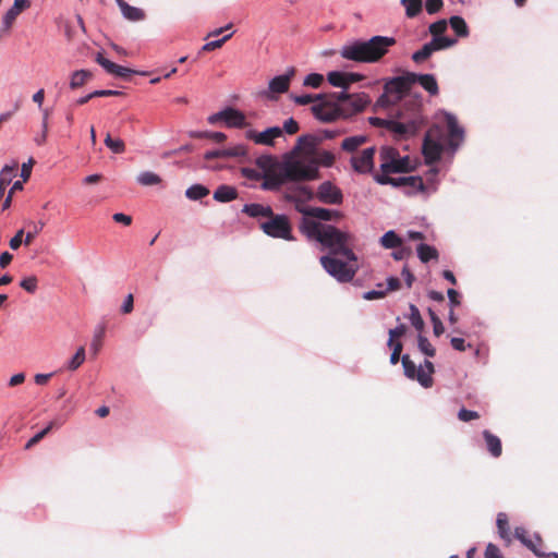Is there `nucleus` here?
<instances>
[{
  "instance_id": "obj_1",
  "label": "nucleus",
  "mask_w": 558,
  "mask_h": 558,
  "mask_svg": "<svg viewBox=\"0 0 558 558\" xmlns=\"http://www.w3.org/2000/svg\"><path fill=\"white\" fill-rule=\"evenodd\" d=\"M381 174H375L374 179L379 184H392L395 186L411 185L423 190L424 183L420 177H408L393 179L389 173H403L410 171L409 157L401 158L399 151L393 147H383L380 150Z\"/></svg>"
},
{
  "instance_id": "obj_2",
  "label": "nucleus",
  "mask_w": 558,
  "mask_h": 558,
  "mask_svg": "<svg viewBox=\"0 0 558 558\" xmlns=\"http://www.w3.org/2000/svg\"><path fill=\"white\" fill-rule=\"evenodd\" d=\"M328 247L329 252L320 257V264L325 271L338 282L352 281L360 267L356 255L350 246Z\"/></svg>"
},
{
  "instance_id": "obj_3",
  "label": "nucleus",
  "mask_w": 558,
  "mask_h": 558,
  "mask_svg": "<svg viewBox=\"0 0 558 558\" xmlns=\"http://www.w3.org/2000/svg\"><path fill=\"white\" fill-rule=\"evenodd\" d=\"M396 43L393 37L374 36L368 40H357L351 45L344 46L340 54L347 60L374 63L379 61Z\"/></svg>"
},
{
  "instance_id": "obj_4",
  "label": "nucleus",
  "mask_w": 558,
  "mask_h": 558,
  "mask_svg": "<svg viewBox=\"0 0 558 558\" xmlns=\"http://www.w3.org/2000/svg\"><path fill=\"white\" fill-rule=\"evenodd\" d=\"M300 228L310 241H317L319 244H347L353 241L350 233L342 232L333 226L324 225L308 216L303 217Z\"/></svg>"
},
{
  "instance_id": "obj_5",
  "label": "nucleus",
  "mask_w": 558,
  "mask_h": 558,
  "mask_svg": "<svg viewBox=\"0 0 558 558\" xmlns=\"http://www.w3.org/2000/svg\"><path fill=\"white\" fill-rule=\"evenodd\" d=\"M337 92L329 94H317L318 101L311 108L314 117L324 122L331 123L337 120H341V113L339 108V101Z\"/></svg>"
},
{
  "instance_id": "obj_6",
  "label": "nucleus",
  "mask_w": 558,
  "mask_h": 558,
  "mask_svg": "<svg viewBox=\"0 0 558 558\" xmlns=\"http://www.w3.org/2000/svg\"><path fill=\"white\" fill-rule=\"evenodd\" d=\"M287 182L312 181L319 178L318 168L314 163L301 160H286L280 167Z\"/></svg>"
},
{
  "instance_id": "obj_7",
  "label": "nucleus",
  "mask_w": 558,
  "mask_h": 558,
  "mask_svg": "<svg viewBox=\"0 0 558 558\" xmlns=\"http://www.w3.org/2000/svg\"><path fill=\"white\" fill-rule=\"evenodd\" d=\"M401 362L404 375L409 379L417 380L418 384L424 388H429L433 386L432 375L435 372V367L430 361L424 360L423 363L416 366L415 363L410 359V356L408 354H404L401 357Z\"/></svg>"
},
{
  "instance_id": "obj_8",
  "label": "nucleus",
  "mask_w": 558,
  "mask_h": 558,
  "mask_svg": "<svg viewBox=\"0 0 558 558\" xmlns=\"http://www.w3.org/2000/svg\"><path fill=\"white\" fill-rule=\"evenodd\" d=\"M320 141L322 138L315 135H302L298 140V145L295 146L294 151L299 149H305L306 155L315 156V158L310 163H314L317 168L318 165L324 167H331L335 163V155L328 150H315V147L320 143Z\"/></svg>"
},
{
  "instance_id": "obj_9",
  "label": "nucleus",
  "mask_w": 558,
  "mask_h": 558,
  "mask_svg": "<svg viewBox=\"0 0 558 558\" xmlns=\"http://www.w3.org/2000/svg\"><path fill=\"white\" fill-rule=\"evenodd\" d=\"M339 97V108L341 120H347L362 112L369 104L371 98L366 93L348 94L347 92H337Z\"/></svg>"
},
{
  "instance_id": "obj_10",
  "label": "nucleus",
  "mask_w": 558,
  "mask_h": 558,
  "mask_svg": "<svg viewBox=\"0 0 558 558\" xmlns=\"http://www.w3.org/2000/svg\"><path fill=\"white\" fill-rule=\"evenodd\" d=\"M259 228L272 238L291 240V226L289 219L284 215H269L266 220L259 221Z\"/></svg>"
},
{
  "instance_id": "obj_11",
  "label": "nucleus",
  "mask_w": 558,
  "mask_h": 558,
  "mask_svg": "<svg viewBox=\"0 0 558 558\" xmlns=\"http://www.w3.org/2000/svg\"><path fill=\"white\" fill-rule=\"evenodd\" d=\"M441 130L439 126H432L425 134L422 151L428 165L435 163L441 157L444 146L441 144Z\"/></svg>"
},
{
  "instance_id": "obj_12",
  "label": "nucleus",
  "mask_w": 558,
  "mask_h": 558,
  "mask_svg": "<svg viewBox=\"0 0 558 558\" xmlns=\"http://www.w3.org/2000/svg\"><path fill=\"white\" fill-rule=\"evenodd\" d=\"M412 86L413 80H411V72H407L404 75L396 76L387 81L384 90L398 102L410 92Z\"/></svg>"
},
{
  "instance_id": "obj_13",
  "label": "nucleus",
  "mask_w": 558,
  "mask_h": 558,
  "mask_svg": "<svg viewBox=\"0 0 558 558\" xmlns=\"http://www.w3.org/2000/svg\"><path fill=\"white\" fill-rule=\"evenodd\" d=\"M219 121H223L229 128L242 129L247 125L244 113L231 107L208 117L210 124H215Z\"/></svg>"
},
{
  "instance_id": "obj_14",
  "label": "nucleus",
  "mask_w": 558,
  "mask_h": 558,
  "mask_svg": "<svg viewBox=\"0 0 558 558\" xmlns=\"http://www.w3.org/2000/svg\"><path fill=\"white\" fill-rule=\"evenodd\" d=\"M316 197L319 202L329 205H340L343 201L341 190L330 181H325L318 186Z\"/></svg>"
},
{
  "instance_id": "obj_15",
  "label": "nucleus",
  "mask_w": 558,
  "mask_h": 558,
  "mask_svg": "<svg viewBox=\"0 0 558 558\" xmlns=\"http://www.w3.org/2000/svg\"><path fill=\"white\" fill-rule=\"evenodd\" d=\"M422 125V120L414 118L411 121L404 123L395 120H390L388 130L392 132L398 138H408L417 133Z\"/></svg>"
},
{
  "instance_id": "obj_16",
  "label": "nucleus",
  "mask_w": 558,
  "mask_h": 558,
  "mask_svg": "<svg viewBox=\"0 0 558 558\" xmlns=\"http://www.w3.org/2000/svg\"><path fill=\"white\" fill-rule=\"evenodd\" d=\"M281 135L282 129L279 126H274L265 130L264 132L250 130L246 132L245 137L259 145L272 146L275 138L280 137Z\"/></svg>"
},
{
  "instance_id": "obj_17",
  "label": "nucleus",
  "mask_w": 558,
  "mask_h": 558,
  "mask_svg": "<svg viewBox=\"0 0 558 558\" xmlns=\"http://www.w3.org/2000/svg\"><path fill=\"white\" fill-rule=\"evenodd\" d=\"M374 156H375V148L369 147L364 149L361 155L353 156L351 158V165L354 169V171L359 173H368L374 168Z\"/></svg>"
},
{
  "instance_id": "obj_18",
  "label": "nucleus",
  "mask_w": 558,
  "mask_h": 558,
  "mask_svg": "<svg viewBox=\"0 0 558 558\" xmlns=\"http://www.w3.org/2000/svg\"><path fill=\"white\" fill-rule=\"evenodd\" d=\"M247 154V149L244 145H234L227 148L221 149H215L207 151L204 156L205 159L211 160L215 158H222V159H229V158H238V157H244Z\"/></svg>"
},
{
  "instance_id": "obj_19",
  "label": "nucleus",
  "mask_w": 558,
  "mask_h": 558,
  "mask_svg": "<svg viewBox=\"0 0 558 558\" xmlns=\"http://www.w3.org/2000/svg\"><path fill=\"white\" fill-rule=\"evenodd\" d=\"M96 62L98 64H100L109 74H112L114 76L128 78L132 74L136 73L135 71H133L129 68L119 65V64L108 60L107 58L104 57V54L101 52L97 53Z\"/></svg>"
},
{
  "instance_id": "obj_20",
  "label": "nucleus",
  "mask_w": 558,
  "mask_h": 558,
  "mask_svg": "<svg viewBox=\"0 0 558 558\" xmlns=\"http://www.w3.org/2000/svg\"><path fill=\"white\" fill-rule=\"evenodd\" d=\"M413 85L418 83L429 95L437 96L439 94L438 83L433 74H416L411 72Z\"/></svg>"
},
{
  "instance_id": "obj_21",
  "label": "nucleus",
  "mask_w": 558,
  "mask_h": 558,
  "mask_svg": "<svg viewBox=\"0 0 558 558\" xmlns=\"http://www.w3.org/2000/svg\"><path fill=\"white\" fill-rule=\"evenodd\" d=\"M295 74L294 68H291L286 74L274 77L269 82V90L276 94L286 93L289 89L290 82Z\"/></svg>"
},
{
  "instance_id": "obj_22",
  "label": "nucleus",
  "mask_w": 558,
  "mask_h": 558,
  "mask_svg": "<svg viewBox=\"0 0 558 558\" xmlns=\"http://www.w3.org/2000/svg\"><path fill=\"white\" fill-rule=\"evenodd\" d=\"M299 210L303 214V216H308L314 219L317 218L324 221H330L340 217L338 211L320 207H304L299 208Z\"/></svg>"
},
{
  "instance_id": "obj_23",
  "label": "nucleus",
  "mask_w": 558,
  "mask_h": 558,
  "mask_svg": "<svg viewBox=\"0 0 558 558\" xmlns=\"http://www.w3.org/2000/svg\"><path fill=\"white\" fill-rule=\"evenodd\" d=\"M514 536L529 549H531L536 556L543 557L545 556L544 553L539 551L536 543H541V537L538 535H535L536 542L527 537V532L524 527L517 526L514 529Z\"/></svg>"
},
{
  "instance_id": "obj_24",
  "label": "nucleus",
  "mask_w": 558,
  "mask_h": 558,
  "mask_svg": "<svg viewBox=\"0 0 558 558\" xmlns=\"http://www.w3.org/2000/svg\"><path fill=\"white\" fill-rule=\"evenodd\" d=\"M262 178H264V182L262 184L264 190H277L287 182L281 168L277 171L263 174Z\"/></svg>"
},
{
  "instance_id": "obj_25",
  "label": "nucleus",
  "mask_w": 558,
  "mask_h": 558,
  "mask_svg": "<svg viewBox=\"0 0 558 558\" xmlns=\"http://www.w3.org/2000/svg\"><path fill=\"white\" fill-rule=\"evenodd\" d=\"M242 211L250 217L258 218V222L260 220H266V218L272 214L271 207L264 206L262 204H246Z\"/></svg>"
},
{
  "instance_id": "obj_26",
  "label": "nucleus",
  "mask_w": 558,
  "mask_h": 558,
  "mask_svg": "<svg viewBox=\"0 0 558 558\" xmlns=\"http://www.w3.org/2000/svg\"><path fill=\"white\" fill-rule=\"evenodd\" d=\"M483 437L486 444L488 452L494 457L498 458L501 456L502 446L501 440L498 436L490 433L488 429L483 430Z\"/></svg>"
},
{
  "instance_id": "obj_27",
  "label": "nucleus",
  "mask_w": 558,
  "mask_h": 558,
  "mask_svg": "<svg viewBox=\"0 0 558 558\" xmlns=\"http://www.w3.org/2000/svg\"><path fill=\"white\" fill-rule=\"evenodd\" d=\"M449 146L454 150L463 140V130L458 125L453 117L448 118Z\"/></svg>"
},
{
  "instance_id": "obj_28",
  "label": "nucleus",
  "mask_w": 558,
  "mask_h": 558,
  "mask_svg": "<svg viewBox=\"0 0 558 558\" xmlns=\"http://www.w3.org/2000/svg\"><path fill=\"white\" fill-rule=\"evenodd\" d=\"M238 197V191L231 185H220L214 192V199L220 203H227Z\"/></svg>"
},
{
  "instance_id": "obj_29",
  "label": "nucleus",
  "mask_w": 558,
  "mask_h": 558,
  "mask_svg": "<svg viewBox=\"0 0 558 558\" xmlns=\"http://www.w3.org/2000/svg\"><path fill=\"white\" fill-rule=\"evenodd\" d=\"M120 10L123 17L131 22L143 21L146 16L144 10L136 7H132L128 2H122Z\"/></svg>"
},
{
  "instance_id": "obj_30",
  "label": "nucleus",
  "mask_w": 558,
  "mask_h": 558,
  "mask_svg": "<svg viewBox=\"0 0 558 558\" xmlns=\"http://www.w3.org/2000/svg\"><path fill=\"white\" fill-rule=\"evenodd\" d=\"M280 165L271 155H262L256 159V166L264 171V174L279 170Z\"/></svg>"
},
{
  "instance_id": "obj_31",
  "label": "nucleus",
  "mask_w": 558,
  "mask_h": 558,
  "mask_svg": "<svg viewBox=\"0 0 558 558\" xmlns=\"http://www.w3.org/2000/svg\"><path fill=\"white\" fill-rule=\"evenodd\" d=\"M93 74L90 71L87 70H78L75 71L70 81V87L72 89H76L85 85L89 80H92Z\"/></svg>"
},
{
  "instance_id": "obj_32",
  "label": "nucleus",
  "mask_w": 558,
  "mask_h": 558,
  "mask_svg": "<svg viewBox=\"0 0 558 558\" xmlns=\"http://www.w3.org/2000/svg\"><path fill=\"white\" fill-rule=\"evenodd\" d=\"M496 524H497L499 536L502 539H505L506 542H510L511 541L510 527H509L508 517L505 512H499L497 514Z\"/></svg>"
},
{
  "instance_id": "obj_33",
  "label": "nucleus",
  "mask_w": 558,
  "mask_h": 558,
  "mask_svg": "<svg viewBox=\"0 0 558 558\" xmlns=\"http://www.w3.org/2000/svg\"><path fill=\"white\" fill-rule=\"evenodd\" d=\"M367 138L363 135L350 136L342 141L341 148L348 153L355 151L360 146L366 143Z\"/></svg>"
},
{
  "instance_id": "obj_34",
  "label": "nucleus",
  "mask_w": 558,
  "mask_h": 558,
  "mask_svg": "<svg viewBox=\"0 0 558 558\" xmlns=\"http://www.w3.org/2000/svg\"><path fill=\"white\" fill-rule=\"evenodd\" d=\"M327 81L335 87L348 89L347 72L332 71L327 74Z\"/></svg>"
},
{
  "instance_id": "obj_35",
  "label": "nucleus",
  "mask_w": 558,
  "mask_h": 558,
  "mask_svg": "<svg viewBox=\"0 0 558 558\" xmlns=\"http://www.w3.org/2000/svg\"><path fill=\"white\" fill-rule=\"evenodd\" d=\"M449 24L453 32L457 34V36L466 37L469 35V27L461 16H451L449 20Z\"/></svg>"
},
{
  "instance_id": "obj_36",
  "label": "nucleus",
  "mask_w": 558,
  "mask_h": 558,
  "mask_svg": "<svg viewBox=\"0 0 558 558\" xmlns=\"http://www.w3.org/2000/svg\"><path fill=\"white\" fill-rule=\"evenodd\" d=\"M19 163L14 161L12 165H5L0 171V185H10L13 178L15 177V172L17 170Z\"/></svg>"
},
{
  "instance_id": "obj_37",
  "label": "nucleus",
  "mask_w": 558,
  "mask_h": 558,
  "mask_svg": "<svg viewBox=\"0 0 558 558\" xmlns=\"http://www.w3.org/2000/svg\"><path fill=\"white\" fill-rule=\"evenodd\" d=\"M401 4L405 8L407 16L412 19L422 11L423 0H401Z\"/></svg>"
},
{
  "instance_id": "obj_38",
  "label": "nucleus",
  "mask_w": 558,
  "mask_h": 558,
  "mask_svg": "<svg viewBox=\"0 0 558 558\" xmlns=\"http://www.w3.org/2000/svg\"><path fill=\"white\" fill-rule=\"evenodd\" d=\"M208 194H209V190L202 184H194V185L190 186L185 192L186 197L192 201L201 199V198L207 196Z\"/></svg>"
},
{
  "instance_id": "obj_39",
  "label": "nucleus",
  "mask_w": 558,
  "mask_h": 558,
  "mask_svg": "<svg viewBox=\"0 0 558 558\" xmlns=\"http://www.w3.org/2000/svg\"><path fill=\"white\" fill-rule=\"evenodd\" d=\"M429 43H430L432 47L434 48V51H438V50L447 49L449 47L454 46L457 44V39L438 36V37H433V39Z\"/></svg>"
},
{
  "instance_id": "obj_40",
  "label": "nucleus",
  "mask_w": 558,
  "mask_h": 558,
  "mask_svg": "<svg viewBox=\"0 0 558 558\" xmlns=\"http://www.w3.org/2000/svg\"><path fill=\"white\" fill-rule=\"evenodd\" d=\"M417 256L423 263H427L432 259L438 258V252L436 246H416Z\"/></svg>"
},
{
  "instance_id": "obj_41",
  "label": "nucleus",
  "mask_w": 558,
  "mask_h": 558,
  "mask_svg": "<svg viewBox=\"0 0 558 558\" xmlns=\"http://www.w3.org/2000/svg\"><path fill=\"white\" fill-rule=\"evenodd\" d=\"M137 182L144 186H151L159 184L161 182V178L154 172L145 171L140 173Z\"/></svg>"
},
{
  "instance_id": "obj_42",
  "label": "nucleus",
  "mask_w": 558,
  "mask_h": 558,
  "mask_svg": "<svg viewBox=\"0 0 558 558\" xmlns=\"http://www.w3.org/2000/svg\"><path fill=\"white\" fill-rule=\"evenodd\" d=\"M434 52L435 51H434V48L432 47L430 43H427L420 50L415 51L412 54V60L415 63H422L425 60H427Z\"/></svg>"
},
{
  "instance_id": "obj_43",
  "label": "nucleus",
  "mask_w": 558,
  "mask_h": 558,
  "mask_svg": "<svg viewBox=\"0 0 558 558\" xmlns=\"http://www.w3.org/2000/svg\"><path fill=\"white\" fill-rule=\"evenodd\" d=\"M86 354H85V348L80 347L76 351V353L72 356V359L68 362L66 368L70 371L77 369L85 361Z\"/></svg>"
},
{
  "instance_id": "obj_44",
  "label": "nucleus",
  "mask_w": 558,
  "mask_h": 558,
  "mask_svg": "<svg viewBox=\"0 0 558 558\" xmlns=\"http://www.w3.org/2000/svg\"><path fill=\"white\" fill-rule=\"evenodd\" d=\"M106 146L114 154H122L125 150V144L120 138H112L108 133L105 138Z\"/></svg>"
},
{
  "instance_id": "obj_45",
  "label": "nucleus",
  "mask_w": 558,
  "mask_h": 558,
  "mask_svg": "<svg viewBox=\"0 0 558 558\" xmlns=\"http://www.w3.org/2000/svg\"><path fill=\"white\" fill-rule=\"evenodd\" d=\"M417 347L426 356L433 357L436 354L435 348L430 344L428 339L421 333L417 336Z\"/></svg>"
},
{
  "instance_id": "obj_46",
  "label": "nucleus",
  "mask_w": 558,
  "mask_h": 558,
  "mask_svg": "<svg viewBox=\"0 0 558 558\" xmlns=\"http://www.w3.org/2000/svg\"><path fill=\"white\" fill-rule=\"evenodd\" d=\"M410 322L412 324V326L417 330V331H422L423 328H424V320L420 314V311L418 308L411 304L410 305Z\"/></svg>"
},
{
  "instance_id": "obj_47",
  "label": "nucleus",
  "mask_w": 558,
  "mask_h": 558,
  "mask_svg": "<svg viewBox=\"0 0 558 558\" xmlns=\"http://www.w3.org/2000/svg\"><path fill=\"white\" fill-rule=\"evenodd\" d=\"M104 335H105V327L104 326H98L95 329L94 337H93V340H92V343H90V350H92L94 355H96L99 352V350H100L101 340L104 338Z\"/></svg>"
},
{
  "instance_id": "obj_48",
  "label": "nucleus",
  "mask_w": 558,
  "mask_h": 558,
  "mask_svg": "<svg viewBox=\"0 0 558 558\" xmlns=\"http://www.w3.org/2000/svg\"><path fill=\"white\" fill-rule=\"evenodd\" d=\"M56 425H58L54 421H51L43 430L35 434L25 445L26 449H29L35 444L40 441Z\"/></svg>"
},
{
  "instance_id": "obj_49",
  "label": "nucleus",
  "mask_w": 558,
  "mask_h": 558,
  "mask_svg": "<svg viewBox=\"0 0 558 558\" xmlns=\"http://www.w3.org/2000/svg\"><path fill=\"white\" fill-rule=\"evenodd\" d=\"M20 15L19 12H16L14 9H10L5 15L3 16V21H2V28H1V32L3 33H9L10 28L12 27L14 21L16 20V17Z\"/></svg>"
},
{
  "instance_id": "obj_50",
  "label": "nucleus",
  "mask_w": 558,
  "mask_h": 558,
  "mask_svg": "<svg viewBox=\"0 0 558 558\" xmlns=\"http://www.w3.org/2000/svg\"><path fill=\"white\" fill-rule=\"evenodd\" d=\"M232 35H233V33H230L220 39L206 43L202 47V51L209 52V51L221 48L223 46V44L232 37Z\"/></svg>"
},
{
  "instance_id": "obj_51",
  "label": "nucleus",
  "mask_w": 558,
  "mask_h": 558,
  "mask_svg": "<svg viewBox=\"0 0 558 558\" xmlns=\"http://www.w3.org/2000/svg\"><path fill=\"white\" fill-rule=\"evenodd\" d=\"M448 27V22L446 20H439L435 23H432L428 27L429 33L433 35V37L441 36Z\"/></svg>"
},
{
  "instance_id": "obj_52",
  "label": "nucleus",
  "mask_w": 558,
  "mask_h": 558,
  "mask_svg": "<svg viewBox=\"0 0 558 558\" xmlns=\"http://www.w3.org/2000/svg\"><path fill=\"white\" fill-rule=\"evenodd\" d=\"M37 278L35 276H29L21 280L20 287L28 293H34L37 290Z\"/></svg>"
},
{
  "instance_id": "obj_53",
  "label": "nucleus",
  "mask_w": 558,
  "mask_h": 558,
  "mask_svg": "<svg viewBox=\"0 0 558 558\" xmlns=\"http://www.w3.org/2000/svg\"><path fill=\"white\" fill-rule=\"evenodd\" d=\"M324 82V76L319 73H311L304 80V85L313 88H318Z\"/></svg>"
},
{
  "instance_id": "obj_54",
  "label": "nucleus",
  "mask_w": 558,
  "mask_h": 558,
  "mask_svg": "<svg viewBox=\"0 0 558 558\" xmlns=\"http://www.w3.org/2000/svg\"><path fill=\"white\" fill-rule=\"evenodd\" d=\"M379 244H403V240L390 230L380 238Z\"/></svg>"
},
{
  "instance_id": "obj_55",
  "label": "nucleus",
  "mask_w": 558,
  "mask_h": 558,
  "mask_svg": "<svg viewBox=\"0 0 558 558\" xmlns=\"http://www.w3.org/2000/svg\"><path fill=\"white\" fill-rule=\"evenodd\" d=\"M43 225L29 223L25 232V244H31L36 239V235L41 230Z\"/></svg>"
},
{
  "instance_id": "obj_56",
  "label": "nucleus",
  "mask_w": 558,
  "mask_h": 558,
  "mask_svg": "<svg viewBox=\"0 0 558 558\" xmlns=\"http://www.w3.org/2000/svg\"><path fill=\"white\" fill-rule=\"evenodd\" d=\"M480 417V414L476 411L466 410L464 408L460 409L458 412V418L462 422H470L472 420H476Z\"/></svg>"
},
{
  "instance_id": "obj_57",
  "label": "nucleus",
  "mask_w": 558,
  "mask_h": 558,
  "mask_svg": "<svg viewBox=\"0 0 558 558\" xmlns=\"http://www.w3.org/2000/svg\"><path fill=\"white\" fill-rule=\"evenodd\" d=\"M444 7L442 0H426L425 9L428 14L438 13Z\"/></svg>"
},
{
  "instance_id": "obj_58",
  "label": "nucleus",
  "mask_w": 558,
  "mask_h": 558,
  "mask_svg": "<svg viewBox=\"0 0 558 558\" xmlns=\"http://www.w3.org/2000/svg\"><path fill=\"white\" fill-rule=\"evenodd\" d=\"M395 104H397V100H393V97L384 90V94L376 101V107L386 108Z\"/></svg>"
},
{
  "instance_id": "obj_59",
  "label": "nucleus",
  "mask_w": 558,
  "mask_h": 558,
  "mask_svg": "<svg viewBox=\"0 0 558 558\" xmlns=\"http://www.w3.org/2000/svg\"><path fill=\"white\" fill-rule=\"evenodd\" d=\"M319 98H317V95H301V96H294L293 100L295 104L304 106L311 102L316 104Z\"/></svg>"
},
{
  "instance_id": "obj_60",
  "label": "nucleus",
  "mask_w": 558,
  "mask_h": 558,
  "mask_svg": "<svg viewBox=\"0 0 558 558\" xmlns=\"http://www.w3.org/2000/svg\"><path fill=\"white\" fill-rule=\"evenodd\" d=\"M386 296V291L384 290H369L363 293L362 298L366 301L378 300Z\"/></svg>"
},
{
  "instance_id": "obj_61",
  "label": "nucleus",
  "mask_w": 558,
  "mask_h": 558,
  "mask_svg": "<svg viewBox=\"0 0 558 558\" xmlns=\"http://www.w3.org/2000/svg\"><path fill=\"white\" fill-rule=\"evenodd\" d=\"M485 558H504L500 549L493 543H489L485 549Z\"/></svg>"
},
{
  "instance_id": "obj_62",
  "label": "nucleus",
  "mask_w": 558,
  "mask_h": 558,
  "mask_svg": "<svg viewBox=\"0 0 558 558\" xmlns=\"http://www.w3.org/2000/svg\"><path fill=\"white\" fill-rule=\"evenodd\" d=\"M282 131L290 135L295 134L299 131V123L293 118H290L284 121Z\"/></svg>"
},
{
  "instance_id": "obj_63",
  "label": "nucleus",
  "mask_w": 558,
  "mask_h": 558,
  "mask_svg": "<svg viewBox=\"0 0 558 558\" xmlns=\"http://www.w3.org/2000/svg\"><path fill=\"white\" fill-rule=\"evenodd\" d=\"M392 348V352H391V355H390V363L391 364H397L400 360V353L402 351V343L401 342H393L392 345H390Z\"/></svg>"
},
{
  "instance_id": "obj_64",
  "label": "nucleus",
  "mask_w": 558,
  "mask_h": 558,
  "mask_svg": "<svg viewBox=\"0 0 558 558\" xmlns=\"http://www.w3.org/2000/svg\"><path fill=\"white\" fill-rule=\"evenodd\" d=\"M241 173L243 177L250 180H259L263 177V174H260L257 170L252 168H242Z\"/></svg>"
}]
</instances>
